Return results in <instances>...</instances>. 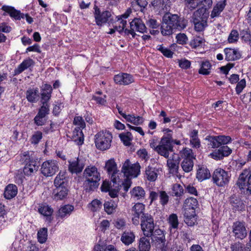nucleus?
Returning a JSON list of instances; mask_svg holds the SVG:
<instances>
[{"label":"nucleus","mask_w":251,"mask_h":251,"mask_svg":"<svg viewBox=\"0 0 251 251\" xmlns=\"http://www.w3.org/2000/svg\"><path fill=\"white\" fill-rule=\"evenodd\" d=\"M203 42V38L200 36L195 37L191 41L190 45L192 48L196 49L201 46Z\"/></svg>","instance_id":"13d9d810"},{"label":"nucleus","mask_w":251,"mask_h":251,"mask_svg":"<svg viewBox=\"0 0 251 251\" xmlns=\"http://www.w3.org/2000/svg\"><path fill=\"white\" fill-rule=\"evenodd\" d=\"M187 7L192 10L201 3V0H185Z\"/></svg>","instance_id":"680f3d73"},{"label":"nucleus","mask_w":251,"mask_h":251,"mask_svg":"<svg viewBox=\"0 0 251 251\" xmlns=\"http://www.w3.org/2000/svg\"><path fill=\"white\" fill-rule=\"evenodd\" d=\"M124 119L126 121L131 123L135 125H142L144 122V119L141 116H135L134 115L128 114L124 115Z\"/></svg>","instance_id":"ea45409f"},{"label":"nucleus","mask_w":251,"mask_h":251,"mask_svg":"<svg viewBox=\"0 0 251 251\" xmlns=\"http://www.w3.org/2000/svg\"><path fill=\"white\" fill-rule=\"evenodd\" d=\"M159 169L152 166H149L146 169L145 177L150 181H155L159 174Z\"/></svg>","instance_id":"bb28decb"},{"label":"nucleus","mask_w":251,"mask_h":251,"mask_svg":"<svg viewBox=\"0 0 251 251\" xmlns=\"http://www.w3.org/2000/svg\"><path fill=\"white\" fill-rule=\"evenodd\" d=\"M139 251H150L151 244L150 240L146 237H141L139 243Z\"/></svg>","instance_id":"c03bdc74"},{"label":"nucleus","mask_w":251,"mask_h":251,"mask_svg":"<svg viewBox=\"0 0 251 251\" xmlns=\"http://www.w3.org/2000/svg\"><path fill=\"white\" fill-rule=\"evenodd\" d=\"M39 212L44 216L51 215L53 213V209L48 205H44L40 206L38 209Z\"/></svg>","instance_id":"5fc2aeb1"},{"label":"nucleus","mask_w":251,"mask_h":251,"mask_svg":"<svg viewBox=\"0 0 251 251\" xmlns=\"http://www.w3.org/2000/svg\"><path fill=\"white\" fill-rule=\"evenodd\" d=\"M101 201L98 199L93 200L88 204V208L92 212L99 211L102 207Z\"/></svg>","instance_id":"49530a36"},{"label":"nucleus","mask_w":251,"mask_h":251,"mask_svg":"<svg viewBox=\"0 0 251 251\" xmlns=\"http://www.w3.org/2000/svg\"><path fill=\"white\" fill-rule=\"evenodd\" d=\"M141 166L139 163L132 164L129 159H126L123 164L122 171L126 178L123 181V175L117 172L116 164L114 161L111 159V210L115 209L119 202L118 198L119 191L122 186H124V190L127 192L132 182L131 178L137 177L140 174Z\"/></svg>","instance_id":"f257e3e1"},{"label":"nucleus","mask_w":251,"mask_h":251,"mask_svg":"<svg viewBox=\"0 0 251 251\" xmlns=\"http://www.w3.org/2000/svg\"><path fill=\"white\" fill-rule=\"evenodd\" d=\"M131 13V10L130 8H128L124 14L118 18L116 25L114 26V28L111 29V34L115 32V31H117L119 33L124 32L126 35L129 36L131 35L133 38H135L137 35L135 31L142 33L146 32L147 27L145 25L141 19L137 18H134L130 23V29L125 28L126 21L124 19L127 18Z\"/></svg>","instance_id":"f03ea898"},{"label":"nucleus","mask_w":251,"mask_h":251,"mask_svg":"<svg viewBox=\"0 0 251 251\" xmlns=\"http://www.w3.org/2000/svg\"><path fill=\"white\" fill-rule=\"evenodd\" d=\"M172 193L176 197H180L183 194V187L179 184L173 185L172 188Z\"/></svg>","instance_id":"4d7b16f0"},{"label":"nucleus","mask_w":251,"mask_h":251,"mask_svg":"<svg viewBox=\"0 0 251 251\" xmlns=\"http://www.w3.org/2000/svg\"><path fill=\"white\" fill-rule=\"evenodd\" d=\"M131 198L135 200H143L145 197V191L141 186H135L130 192Z\"/></svg>","instance_id":"c756f323"},{"label":"nucleus","mask_w":251,"mask_h":251,"mask_svg":"<svg viewBox=\"0 0 251 251\" xmlns=\"http://www.w3.org/2000/svg\"><path fill=\"white\" fill-rule=\"evenodd\" d=\"M135 235L131 231H125L121 238V240L125 245L131 244L135 240Z\"/></svg>","instance_id":"58836bf2"},{"label":"nucleus","mask_w":251,"mask_h":251,"mask_svg":"<svg viewBox=\"0 0 251 251\" xmlns=\"http://www.w3.org/2000/svg\"><path fill=\"white\" fill-rule=\"evenodd\" d=\"M34 65V61L33 59L30 58L25 59L16 68H15L14 70L15 74L19 75L25 70L33 66Z\"/></svg>","instance_id":"a878e982"},{"label":"nucleus","mask_w":251,"mask_h":251,"mask_svg":"<svg viewBox=\"0 0 251 251\" xmlns=\"http://www.w3.org/2000/svg\"><path fill=\"white\" fill-rule=\"evenodd\" d=\"M211 176L209 171L205 167L199 169L197 173V178L201 181L209 178Z\"/></svg>","instance_id":"79ce46f5"},{"label":"nucleus","mask_w":251,"mask_h":251,"mask_svg":"<svg viewBox=\"0 0 251 251\" xmlns=\"http://www.w3.org/2000/svg\"><path fill=\"white\" fill-rule=\"evenodd\" d=\"M42 103V105L39 109L37 115L41 116L45 118L46 115L49 113V105L48 103H46V102Z\"/></svg>","instance_id":"bf43d9fd"},{"label":"nucleus","mask_w":251,"mask_h":251,"mask_svg":"<svg viewBox=\"0 0 251 251\" xmlns=\"http://www.w3.org/2000/svg\"><path fill=\"white\" fill-rule=\"evenodd\" d=\"M198 132L197 130H193L190 134V144L193 148H199L200 147L201 143L200 139L198 137Z\"/></svg>","instance_id":"37998d69"},{"label":"nucleus","mask_w":251,"mask_h":251,"mask_svg":"<svg viewBox=\"0 0 251 251\" xmlns=\"http://www.w3.org/2000/svg\"><path fill=\"white\" fill-rule=\"evenodd\" d=\"M151 4L154 10L160 14L166 13L170 7L169 0H154Z\"/></svg>","instance_id":"dca6fc26"},{"label":"nucleus","mask_w":251,"mask_h":251,"mask_svg":"<svg viewBox=\"0 0 251 251\" xmlns=\"http://www.w3.org/2000/svg\"><path fill=\"white\" fill-rule=\"evenodd\" d=\"M145 209V205L141 203H137L132 207L131 211L133 216L132 218V222L134 225L139 224V219L140 216L145 214L143 212Z\"/></svg>","instance_id":"aec40b11"},{"label":"nucleus","mask_w":251,"mask_h":251,"mask_svg":"<svg viewBox=\"0 0 251 251\" xmlns=\"http://www.w3.org/2000/svg\"><path fill=\"white\" fill-rule=\"evenodd\" d=\"M1 9L9 14L10 16L15 20H20L21 19L25 18V15L21 13L20 11L17 10L14 7L3 5L2 6Z\"/></svg>","instance_id":"5701e85b"},{"label":"nucleus","mask_w":251,"mask_h":251,"mask_svg":"<svg viewBox=\"0 0 251 251\" xmlns=\"http://www.w3.org/2000/svg\"><path fill=\"white\" fill-rule=\"evenodd\" d=\"M52 89L50 85L45 84L41 89V101L42 103H48V101L51 97Z\"/></svg>","instance_id":"c85d7f7f"},{"label":"nucleus","mask_w":251,"mask_h":251,"mask_svg":"<svg viewBox=\"0 0 251 251\" xmlns=\"http://www.w3.org/2000/svg\"><path fill=\"white\" fill-rule=\"evenodd\" d=\"M94 251H110V245L99 242V244L95 246Z\"/></svg>","instance_id":"052dcab7"},{"label":"nucleus","mask_w":251,"mask_h":251,"mask_svg":"<svg viewBox=\"0 0 251 251\" xmlns=\"http://www.w3.org/2000/svg\"><path fill=\"white\" fill-rule=\"evenodd\" d=\"M180 156L183 160L192 159L194 158L192 150L189 148H185L180 152Z\"/></svg>","instance_id":"864d4df0"},{"label":"nucleus","mask_w":251,"mask_h":251,"mask_svg":"<svg viewBox=\"0 0 251 251\" xmlns=\"http://www.w3.org/2000/svg\"><path fill=\"white\" fill-rule=\"evenodd\" d=\"M231 251H251V243L246 245L240 242H236L230 246Z\"/></svg>","instance_id":"e433bc0d"},{"label":"nucleus","mask_w":251,"mask_h":251,"mask_svg":"<svg viewBox=\"0 0 251 251\" xmlns=\"http://www.w3.org/2000/svg\"><path fill=\"white\" fill-rule=\"evenodd\" d=\"M73 123L78 127H75L73 133V139L77 145H81L84 142V135L81 129L85 127V123L81 116H75Z\"/></svg>","instance_id":"423d86ee"},{"label":"nucleus","mask_w":251,"mask_h":251,"mask_svg":"<svg viewBox=\"0 0 251 251\" xmlns=\"http://www.w3.org/2000/svg\"><path fill=\"white\" fill-rule=\"evenodd\" d=\"M171 141L170 135L163 136L156 149V152L160 155L168 158L169 152L173 151V146Z\"/></svg>","instance_id":"0eeeda50"},{"label":"nucleus","mask_w":251,"mask_h":251,"mask_svg":"<svg viewBox=\"0 0 251 251\" xmlns=\"http://www.w3.org/2000/svg\"><path fill=\"white\" fill-rule=\"evenodd\" d=\"M42 138V133L41 131H36L31 139V142L33 144H37Z\"/></svg>","instance_id":"774afa93"},{"label":"nucleus","mask_w":251,"mask_h":251,"mask_svg":"<svg viewBox=\"0 0 251 251\" xmlns=\"http://www.w3.org/2000/svg\"><path fill=\"white\" fill-rule=\"evenodd\" d=\"M38 242L41 244L46 242L48 237V229L44 227L40 229L37 233Z\"/></svg>","instance_id":"09e8293b"},{"label":"nucleus","mask_w":251,"mask_h":251,"mask_svg":"<svg viewBox=\"0 0 251 251\" xmlns=\"http://www.w3.org/2000/svg\"><path fill=\"white\" fill-rule=\"evenodd\" d=\"M148 2L146 0H133L131 2L132 8L136 11H143L147 5Z\"/></svg>","instance_id":"a18cd8bd"},{"label":"nucleus","mask_w":251,"mask_h":251,"mask_svg":"<svg viewBox=\"0 0 251 251\" xmlns=\"http://www.w3.org/2000/svg\"><path fill=\"white\" fill-rule=\"evenodd\" d=\"M168 222L171 228L177 229L178 226L177 216L176 214H171L168 218Z\"/></svg>","instance_id":"6e6d98bb"},{"label":"nucleus","mask_w":251,"mask_h":251,"mask_svg":"<svg viewBox=\"0 0 251 251\" xmlns=\"http://www.w3.org/2000/svg\"><path fill=\"white\" fill-rule=\"evenodd\" d=\"M95 143L97 148L104 151L110 147V132L105 130L98 132L95 135Z\"/></svg>","instance_id":"6e6552de"},{"label":"nucleus","mask_w":251,"mask_h":251,"mask_svg":"<svg viewBox=\"0 0 251 251\" xmlns=\"http://www.w3.org/2000/svg\"><path fill=\"white\" fill-rule=\"evenodd\" d=\"M183 170L186 173L191 171L193 169L194 163L193 160L187 159L183 160L181 164Z\"/></svg>","instance_id":"3c124183"},{"label":"nucleus","mask_w":251,"mask_h":251,"mask_svg":"<svg viewBox=\"0 0 251 251\" xmlns=\"http://www.w3.org/2000/svg\"><path fill=\"white\" fill-rule=\"evenodd\" d=\"M229 178L227 172L221 168L216 169L212 175L214 182L219 186H224L227 184Z\"/></svg>","instance_id":"f8f14e48"},{"label":"nucleus","mask_w":251,"mask_h":251,"mask_svg":"<svg viewBox=\"0 0 251 251\" xmlns=\"http://www.w3.org/2000/svg\"><path fill=\"white\" fill-rule=\"evenodd\" d=\"M212 69V65L209 61H203L201 63V67L199 70V73L203 75H208L210 74Z\"/></svg>","instance_id":"a19ab883"},{"label":"nucleus","mask_w":251,"mask_h":251,"mask_svg":"<svg viewBox=\"0 0 251 251\" xmlns=\"http://www.w3.org/2000/svg\"><path fill=\"white\" fill-rule=\"evenodd\" d=\"M239 39L238 32L236 30H232L228 37V41L229 43H234Z\"/></svg>","instance_id":"e2e57ef3"},{"label":"nucleus","mask_w":251,"mask_h":251,"mask_svg":"<svg viewBox=\"0 0 251 251\" xmlns=\"http://www.w3.org/2000/svg\"><path fill=\"white\" fill-rule=\"evenodd\" d=\"M177 154H174L172 157L167 160V166L169 168L170 173L171 174H176L178 169L179 160Z\"/></svg>","instance_id":"b1692460"},{"label":"nucleus","mask_w":251,"mask_h":251,"mask_svg":"<svg viewBox=\"0 0 251 251\" xmlns=\"http://www.w3.org/2000/svg\"><path fill=\"white\" fill-rule=\"evenodd\" d=\"M119 137L124 145L129 146L131 145V142L133 139V137L130 132L121 133L119 134Z\"/></svg>","instance_id":"de8ad7c7"},{"label":"nucleus","mask_w":251,"mask_h":251,"mask_svg":"<svg viewBox=\"0 0 251 251\" xmlns=\"http://www.w3.org/2000/svg\"><path fill=\"white\" fill-rule=\"evenodd\" d=\"M184 222L188 226H193L197 221L195 210L184 211Z\"/></svg>","instance_id":"473e14b6"},{"label":"nucleus","mask_w":251,"mask_h":251,"mask_svg":"<svg viewBox=\"0 0 251 251\" xmlns=\"http://www.w3.org/2000/svg\"><path fill=\"white\" fill-rule=\"evenodd\" d=\"M163 21H165L173 28L181 30L186 27V23L182 20L180 21L179 17L176 14H166L163 16Z\"/></svg>","instance_id":"ddd939ff"},{"label":"nucleus","mask_w":251,"mask_h":251,"mask_svg":"<svg viewBox=\"0 0 251 251\" xmlns=\"http://www.w3.org/2000/svg\"><path fill=\"white\" fill-rule=\"evenodd\" d=\"M17 192V187L15 185L9 184L5 188L4 197L6 199H11L16 196Z\"/></svg>","instance_id":"72a5a7b5"},{"label":"nucleus","mask_w":251,"mask_h":251,"mask_svg":"<svg viewBox=\"0 0 251 251\" xmlns=\"http://www.w3.org/2000/svg\"><path fill=\"white\" fill-rule=\"evenodd\" d=\"M151 236L152 242L156 248H161L165 246L166 239L163 230L159 228L155 229Z\"/></svg>","instance_id":"2eb2a0df"},{"label":"nucleus","mask_w":251,"mask_h":251,"mask_svg":"<svg viewBox=\"0 0 251 251\" xmlns=\"http://www.w3.org/2000/svg\"><path fill=\"white\" fill-rule=\"evenodd\" d=\"M156 49L168 58H172L173 57V52L169 49L164 47L163 45H157L156 46Z\"/></svg>","instance_id":"603ef678"},{"label":"nucleus","mask_w":251,"mask_h":251,"mask_svg":"<svg viewBox=\"0 0 251 251\" xmlns=\"http://www.w3.org/2000/svg\"><path fill=\"white\" fill-rule=\"evenodd\" d=\"M141 226L144 235L146 237H151L154 232V224L151 215L146 214L141 218Z\"/></svg>","instance_id":"1a4fd4ad"},{"label":"nucleus","mask_w":251,"mask_h":251,"mask_svg":"<svg viewBox=\"0 0 251 251\" xmlns=\"http://www.w3.org/2000/svg\"><path fill=\"white\" fill-rule=\"evenodd\" d=\"M59 170L58 163L55 160H48L41 166V173L45 176H51Z\"/></svg>","instance_id":"9d476101"},{"label":"nucleus","mask_w":251,"mask_h":251,"mask_svg":"<svg viewBox=\"0 0 251 251\" xmlns=\"http://www.w3.org/2000/svg\"><path fill=\"white\" fill-rule=\"evenodd\" d=\"M237 185L240 189H247L251 194V173L248 170H244L240 175Z\"/></svg>","instance_id":"4468645a"},{"label":"nucleus","mask_w":251,"mask_h":251,"mask_svg":"<svg viewBox=\"0 0 251 251\" xmlns=\"http://www.w3.org/2000/svg\"><path fill=\"white\" fill-rule=\"evenodd\" d=\"M165 21H163L161 27V32L164 36H168L172 34L173 29L170 25Z\"/></svg>","instance_id":"8fccbe9b"},{"label":"nucleus","mask_w":251,"mask_h":251,"mask_svg":"<svg viewBox=\"0 0 251 251\" xmlns=\"http://www.w3.org/2000/svg\"><path fill=\"white\" fill-rule=\"evenodd\" d=\"M74 209V206L71 204L61 206L56 213V217L61 219L67 218L71 215Z\"/></svg>","instance_id":"4be33fe9"},{"label":"nucleus","mask_w":251,"mask_h":251,"mask_svg":"<svg viewBox=\"0 0 251 251\" xmlns=\"http://www.w3.org/2000/svg\"><path fill=\"white\" fill-rule=\"evenodd\" d=\"M69 171L72 174L81 173L85 166L84 161L78 158L69 161Z\"/></svg>","instance_id":"a211bd4d"},{"label":"nucleus","mask_w":251,"mask_h":251,"mask_svg":"<svg viewBox=\"0 0 251 251\" xmlns=\"http://www.w3.org/2000/svg\"><path fill=\"white\" fill-rule=\"evenodd\" d=\"M68 192L67 187H55L53 190V198L57 201L63 200L67 196Z\"/></svg>","instance_id":"f704fd0d"},{"label":"nucleus","mask_w":251,"mask_h":251,"mask_svg":"<svg viewBox=\"0 0 251 251\" xmlns=\"http://www.w3.org/2000/svg\"><path fill=\"white\" fill-rule=\"evenodd\" d=\"M176 40L177 43L184 45L188 41V37L184 33H179L176 36Z\"/></svg>","instance_id":"69168bd1"},{"label":"nucleus","mask_w":251,"mask_h":251,"mask_svg":"<svg viewBox=\"0 0 251 251\" xmlns=\"http://www.w3.org/2000/svg\"><path fill=\"white\" fill-rule=\"evenodd\" d=\"M225 59L228 61L238 60L241 57V54L238 50L226 48L224 50Z\"/></svg>","instance_id":"393cba45"},{"label":"nucleus","mask_w":251,"mask_h":251,"mask_svg":"<svg viewBox=\"0 0 251 251\" xmlns=\"http://www.w3.org/2000/svg\"><path fill=\"white\" fill-rule=\"evenodd\" d=\"M247 224L244 221H237L233 223L232 230L236 239L243 240L248 234Z\"/></svg>","instance_id":"9b49d317"},{"label":"nucleus","mask_w":251,"mask_h":251,"mask_svg":"<svg viewBox=\"0 0 251 251\" xmlns=\"http://www.w3.org/2000/svg\"><path fill=\"white\" fill-rule=\"evenodd\" d=\"M65 175L66 172L64 171H60L57 175L54 180L55 187H67V181Z\"/></svg>","instance_id":"7c9ffc66"},{"label":"nucleus","mask_w":251,"mask_h":251,"mask_svg":"<svg viewBox=\"0 0 251 251\" xmlns=\"http://www.w3.org/2000/svg\"><path fill=\"white\" fill-rule=\"evenodd\" d=\"M208 17L209 12L206 8L201 7L194 12L191 21L196 31H202L207 26Z\"/></svg>","instance_id":"7ed1b4c3"},{"label":"nucleus","mask_w":251,"mask_h":251,"mask_svg":"<svg viewBox=\"0 0 251 251\" xmlns=\"http://www.w3.org/2000/svg\"><path fill=\"white\" fill-rule=\"evenodd\" d=\"M210 145L213 148H217L222 146L228 144L231 141V138L228 136H211L208 139Z\"/></svg>","instance_id":"f3484780"},{"label":"nucleus","mask_w":251,"mask_h":251,"mask_svg":"<svg viewBox=\"0 0 251 251\" xmlns=\"http://www.w3.org/2000/svg\"><path fill=\"white\" fill-rule=\"evenodd\" d=\"M20 161L25 165L23 173L25 176H30L38 171L37 162L29 152L22 153L20 155Z\"/></svg>","instance_id":"39448f33"},{"label":"nucleus","mask_w":251,"mask_h":251,"mask_svg":"<svg viewBox=\"0 0 251 251\" xmlns=\"http://www.w3.org/2000/svg\"><path fill=\"white\" fill-rule=\"evenodd\" d=\"M114 80L117 84L120 85H128L134 81L132 76L128 74L123 73L116 75Z\"/></svg>","instance_id":"412c9836"},{"label":"nucleus","mask_w":251,"mask_h":251,"mask_svg":"<svg viewBox=\"0 0 251 251\" xmlns=\"http://www.w3.org/2000/svg\"><path fill=\"white\" fill-rule=\"evenodd\" d=\"M160 202L164 206L166 205L169 201V197L165 191H160L159 193Z\"/></svg>","instance_id":"338daca9"},{"label":"nucleus","mask_w":251,"mask_h":251,"mask_svg":"<svg viewBox=\"0 0 251 251\" xmlns=\"http://www.w3.org/2000/svg\"><path fill=\"white\" fill-rule=\"evenodd\" d=\"M94 9L95 10L94 17L97 24L100 25L102 24L106 23L110 17L109 12L108 11H104L101 12L96 5L94 6Z\"/></svg>","instance_id":"6ab92c4d"},{"label":"nucleus","mask_w":251,"mask_h":251,"mask_svg":"<svg viewBox=\"0 0 251 251\" xmlns=\"http://www.w3.org/2000/svg\"><path fill=\"white\" fill-rule=\"evenodd\" d=\"M246 81L245 79H242L237 82L235 88V91L237 94L239 95L246 87Z\"/></svg>","instance_id":"0e129e2a"},{"label":"nucleus","mask_w":251,"mask_h":251,"mask_svg":"<svg viewBox=\"0 0 251 251\" xmlns=\"http://www.w3.org/2000/svg\"><path fill=\"white\" fill-rule=\"evenodd\" d=\"M83 176L86 178L85 184L89 187V190H94L98 187L100 176L95 166H90L86 167L84 170Z\"/></svg>","instance_id":"20e7f679"},{"label":"nucleus","mask_w":251,"mask_h":251,"mask_svg":"<svg viewBox=\"0 0 251 251\" xmlns=\"http://www.w3.org/2000/svg\"><path fill=\"white\" fill-rule=\"evenodd\" d=\"M226 5V0L219 1L216 5L214 6L210 15L211 17L214 18L218 17L225 8Z\"/></svg>","instance_id":"4c0bfd02"},{"label":"nucleus","mask_w":251,"mask_h":251,"mask_svg":"<svg viewBox=\"0 0 251 251\" xmlns=\"http://www.w3.org/2000/svg\"><path fill=\"white\" fill-rule=\"evenodd\" d=\"M27 101L31 103H36L39 99V92L38 88H29L25 93Z\"/></svg>","instance_id":"cd10ccee"},{"label":"nucleus","mask_w":251,"mask_h":251,"mask_svg":"<svg viewBox=\"0 0 251 251\" xmlns=\"http://www.w3.org/2000/svg\"><path fill=\"white\" fill-rule=\"evenodd\" d=\"M230 201L233 210L235 211H243L245 210V205L240 199L232 196Z\"/></svg>","instance_id":"c9c22d12"},{"label":"nucleus","mask_w":251,"mask_h":251,"mask_svg":"<svg viewBox=\"0 0 251 251\" xmlns=\"http://www.w3.org/2000/svg\"><path fill=\"white\" fill-rule=\"evenodd\" d=\"M198 205V202L196 198L190 197L186 199L184 201L183 208L184 211L195 210Z\"/></svg>","instance_id":"2f4dec72"}]
</instances>
